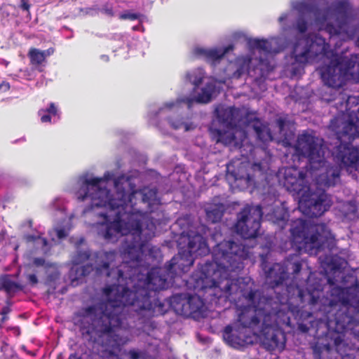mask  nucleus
Segmentation results:
<instances>
[{
	"instance_id": "bb28decb",
	"label": "nucleus",
	"mask_w": 359,
	"mask_h": 359,
	"mask_svg": "<svg viewBox=\"0 0 359 359\" xmlns=\"http://www.w3.org/2000/svg\"><path fill=\"white\" fill-rule=\"evenodd\" d=\"M100 12L109 17L114 16V12L113 4L110 1L105 3L102 5V8H100Z\"/></svg>"
},
{
	"instance_id": "2eb2a0df",
	"label": "nucleus",
	"mask_w": 359,
	"mask_h": 359,
	"mask_svg": "<svg viewBox=\"0 0 359 359\" xmlns=\"http://www.w3.org/2000/svg\"><path fill=\"white\" fill-rule=\"evenodd\" d=\"M233 50V45H229L226 47H216L212 48L196 47L193 50V53L196 57L204 59L208 62L216 65L226 53Z\"/></svg>"
},
{
	"instance_id": "a19ab883",
	"label": "nucleus",
	"mask_w": 359,
	"mask_h": 359,
	"mask_svg": "<svg viewBox=\"0 0 359 359\" xmlns=\"http://www.w3.org/2000/svg\"><path fill=\"white\" fill-rule=\"evenodd\" d=\"M141 28H142V26H141V25H137V26H134V27H133V29L134 30H137V31L140 30V29H141Z\"/></svg>"
},
{
	"instance_id": "2f4dec72",
	"label": "nucleus",
	"mask_w": 359,
	"mask_h": 359,
	"mask_svg": "<svg viewBox=\"0 0 359 359\" xmlns=\"http://www.w3.org/2000/svg\"><path fill=\"white\" fill-rule=\"evenodd\" d=\"M60 278V273L55 270L51 273L48 274L47 280L49 283L55 282Z\"/></svg>"
},
{
	"instance_id": "7c9ffc66",
	"label": "nucleus",
	"mask_w": 359,
	"mask_h": 359,
	"mask_svg": "<svg viewBox=\"0 0 359 359\" xmlns=\"http://www.w3.org/2000/svg\"><path fill=\"white\" fill-rule=\"evenodd\" d=\"M56 236L58 239H64L67 237L69 234L68 230L62 228H57L55 229Z\"/></svg>"
},
{
	"instance_id": "f257e3e1",
	"label": "nucleus",
	"mask_w": 359,
	"mask_h": 359,
	"mask_svg": "<svg viewBox=\"0 0 359 359\" xmlns=\"http://www.w3.org/2000/svg\"><path fill=\"white\" fill-rule=\"evenodd\" d=\"M290 244L299 252L320 256L334 277L311 272L298 280L302 264L299 255H289L282 263L270 262L271 253L260 255L261 268L275 297L255 288L250 277H238L250 249L245 241H226V299L242 310L238 321L226 326V344L233 348L251 344L259 338L269 351L283 349V325L290 326L291 317L302 332L313 331L316 338L334 337V350L342 358L359 359V286L346 287L347 261L334 254L337 241L325 224L297 219L290 227Z\"/></svg>"
},
{
	"instance_id": "c756f323",
	"label": "nucleus",
	"mask_w": 359,
	"mask_h": 359,
	"mask_svg": "<svg viewBox=\"0 0 359 359\" xmlns=\"http://www.w3.org/2000/svg\"><path fill=\"white\" fill-rule=\"evenodd\" d=\"M140 16L141 15L139 13H131L127 11L120 15V18L122 20H135L139 19Z\"/></svg>"
},
{
	"instance_id": "dca6fc26",
	"label": "nucleus",
	"mask_w": 359,
	"mask_h": 359,
	"mask_svg": "<svg viewBox=\"0 0 359 359\" xmlns=\"http://www.w3.org/2000/svg\"><path fill=\"white\" fill-rule=\"evenodd\" d=\"M83 243L84 239L81 238L76 243V252L72 258L73 265H79L87 260H90V263H95V259H93L95 253L91 255L88 248L83 245Z\"/></svg>"
},
{
	"instance_id": "4be33fe9",
	"label": "nucleus",
	"mask_w": 359,
	"mask_h": 359,
	"mask_svg": "<svg viewBox=\"0 0 359 359\" xmlns=\"http://www.w3.org/2000/svg\"><path fill=\"white\" fill-rule=\"evenodd\" d=\"M26 239L28 241L34 242L37 247L41 248V250L43 254L48 255L50 252L51 245L48 242V241L46 238H42L41 236L28 234L26 235Z\"/></svg>"
},
{
	"instance_id": "ea45409f",
	"label": "nucleus",
	"mask_w": 359,
	"mask_h": 359,
	"mask_svg": "<svg viewBox=\"0 0 359 359\" xmlns=\"http://www.w3.org/2000/svg\"><path fill=\"white\" fill-rule=\"evenodd\" d=\"M101 59L104 60L105 62H108L109 61V56L107 55H101Z\"/></svg>"
},
{
	"instance_id": "412c9836",
	"label": "nucleus",
	"mask_w": 359,
	"mask_h": 359,
	"mask_svg": "<svg viewBox=\"0 0 359 359\" xmlns=\"http://www.w3.org/2000/svg\"><path fill=\"white\" fill-rule=\"evenodd\" d=\"M333 348L329 344L320 345H316L313 347V355L315 359H334L332 355Z\"/></svg>"
},
{
	"instance_id": "39448f33",
	"label": "nucleus",
	"mask_w": 359,
	"mask_h": 359,
	"mask_svg": "<svg viewBox=\"0 0 359 359\" xmlns=\"http://www.w3.org/2000/svg\"><path fill=\"white\" fill-rule=\"evenodd\" d=\"M294 149L298 156L306 158V172L295 167L280 170L284 187L302 194L299 210L309 217H318L327 211L332 204L325 189L334 187L341 181V168L327 163L325 159L323 140L307 132L297 137Z\"/></svg>"
},
{
	"instance_id": "6e6552de",
	"label": "nucleus",
	"mask_w": 359,
	"mask_h": 359,
	"mask_svg": "<svg viewBox=\"0 0 359 359\" xmlns=\"http://www.w3.org/2000/svg\"><path fill=\"white\" fill-rule=\"evenodd\" d=\"M224 82V80L217 81L211 79L198 91L195 90L196 95L194 97L177 98L175 101L165 102L158 110L151 109L147 114L149 123L161 128L164 121H166L174 130L184 129V131L194 130L196 126L189 117H180L178 114H176L180 105L184 103L187 105V108L190 109L194 102L208 103L210 102L212 97L219 93L220 85Z\"/></svg>"
},
{
	"instance_id": "4468645a",
	"label": "nucleus",
	"mask_w": 359,
	"mask_h": 359,
	"mask_svg": "<svg viewBox=\"0 0 359 359\" xmlns=\"http://www.w3.org/2000/svg\"><path fill=\"white\" fill-rule=\"evenodd\" d=\"M172 307L176 313L187 318L197 320L204 317V302L198 295L179 293L172 295L168 302V308Z\"/></svg>"
},
{
	"instance_id": "473e14b6",
	"label": "nucleus",
	"mask_w": 359,
	"mask_h": 359,
	"mask_svg": "<svg viewBox=\"0 0 359 359\" xmlns=\"http://www.w3.org/2000/svg\"><path fill=\"white\" fill-rule=\"evenodd\" d=\"M27 280L31 285H36L38 283V278L35 274L27 275Z\"/></svg>"
},
{
	"instance_id": "5701e85b",
	"label": "nucleus",
	"mask_w": 359,
	"mask_h": 359,
	"mask_svg": "<svg viewBox=\"0 0 359 359\" xmlns=\"http://www.w3.org/2000/svg\"><path fill=\"white\" fill-rule=\"evenodd\" d=\"M31 63L34 65L42 64L47 56L46 51H42L36 48H32L28 54Z\"/></svg>"
},
{
	"instance_id": "9d476101",
	"label": "nucleus",
	"mask_w": 359,
	"mask_h": 359,
	"mask_svg": "<svg viewBox=\"0 0 359 359\" xmlns=\"http://www.w3.org/2000/svg\"><path fill=\"white\" fill-rule=\"evenodd\" d=\"M262 218L277 225L280 229H284L289 218L285 203L273 200L268 203L264 199L262 205H245L237 215L236 231L245 239L256 238L259 234Z\"/></svg>"
},
{
	"instance_id": "423d86ee",
	"label": "nucleus",
	"mask_w": 359,
	"mask_h": 359,
	"mask_svg": "<svg viewBox=\"0 0 359 359\" xmlns=\"http://www.w3.org/2000/svg\"><path fill=\"white\" fill-rule=\"evenodd\" d=\"M156 221H150L140 225L136 221L129 226L121 225L118 222H95L93 224L97 234L107 241L114 242L121 236H125L121 251L125 262L119 269L124 271L131 267L144 269L142 262L157 261L161 259L160 248L152 246L149 241L155 236Z\"/></svg>"
},
{
	"instance_id": "0eeeda50",
	"label": "nucleus",
	"mask_w": 359,
	"mask_h": 359,
	"mask_svg": "<svg viewBox=\"0 0 359 359\" xmlns=\"http://www.w3.org/2000/svg\"><path fill=\"white\" fill-rule=\"evenodd\" d=\"M292 7L299 14L295 28L301 34L313 21L320 27L325 26L330 37L344 34L353 39L359 30V23L354 24L357 13L349 0H335L325 10L312 0L294 1Z\"/></svg>"
},
{
	"instance_id": "c85d7f7f",
	"label": "nucleus",
	"mask_w": 359,
	"mask_h": 359,
	"mask_svg": "<svg viewBox=\"0 0 359 359\" xmlns=\"http://www.w3.org/2000/svg\"><path fill=\"white\" fill-rule=\"evenodd\" d=\"M33 264L36 266H43L45 269H49L52 267H55L54 264L50 262H47L44 258L42 257H36L33 260Z\"/></svg>"
},
{
	"instance_id": "9b49d317",
	"label": "nucleus",
	"mask_w": 359,
	"mask_h": 359,
	"mask_svg": "<svg viewBox=\"0 0 359 359\" xmlns=\"http://www.w3.org/2000/svg\"><path fill=\"white\" fill-rule=\"evenodd\" d=\"M355 45L359 47V30L354 36ZM320 73L325 88L321 93L322 100L331 102L348 81H359V53L341 60L334 57L328 65L322 67Z\"/></svg>"
},
{
	"instance_id": "b1692460",
	"label": "nucleus",
	"mask_w": 359,
	"mask_h": 359,
	"mask_svg": "<svg viewBox=\"0 0 359 359\" xmlns=\"http://www.w3.org/2000/svg\"><path fill=\"white\" fill-rule=\"evenodd\" d=\"M344 217L348 219H354L357 215V206L353 201L346 202L343 205Z\"/></svg>"
},
{
	"instance_id": "58836bf2",
	"label": "nucleus",
	"mask_w": 359,
	"mask_h": 359,
	"mask_svg": "<svg viewBox=\"0 0 359 359\" xmlns=\"http://www.w3.org/2000/svg\"><path fill=\"white\" fill-rule=\"evenodd\" d=\"M5 238V232L4 231L0 232V242L4 241Z\"/></svg>"
},
{
	"instance_id": "f8f14e48",
	"label": "nucleus",
	"mask_w": 359,
	"mask_h": 359,
	"mask_svg": "<svg viewBox=\"0 0 359 359\" xmlns=\"http://www.w3.org/2000/svg\"><path fill=\"white\" fill-rule=\"evenodd\" d=\"M329 48L325 39L318 34H310L299 39L290 53L285 56V70L292 78L300 76L306 64L327 56Z\"/></svg>"
},
{
	"instance_id": "20e7f679",
	"label": "nucleus",
	"mask_w": 359,
	"mask_h": 359,
	"mask_svg": "<svg viewBox=\"0 0 359 359\" xmlns=\"http://www.w3.org/2000/svg\"><path fill=\"white\" fill-rule=\"evenodd\" d=\"M215 112L225 129L211 127L210 131L212 138L217 143L238 149L243 157L242 159H233L226 165L227 180L242 189L264 187L269 181V165L267 160H259L257 156L262 158L263 155L266 156V152L250 142L248 133L252 129L257 140L266 144L273 140L268 124L254 114L234 107H219Z\"/></svg>"
},
{
	"instance_id": "79ce46f5",
	"label": "nucleus",
	"mask_w": 359,
	"mask_h": 359,
	"mask_svg": "<svg viewBox=\"0 0 359 359\" xmlns=\"http://www.w3.org/2000/svg\"><path fill=\"white\" fill-rule=\"evenodd\" d=\"M46 51V54L48 55H50L51 53H53V51L50 52V49L47 50H45Z\"/></svg>"
},
{
	"instance_id": "c9c22d12",
	"label": "nucleus",
	"mask_w": 359,
	"mask_h": 359,
	"mask_svg": "<svg viewBox=\"0 0 359 359\" xmlns=\"http://www.w3.org/2000/svg\"><path fill=\"white\" fill-rule=\"evenodd\" d=\"M10 88V84L8 83H2L0 84V90L4 89V91L8 90Z\"/></svg>"
},
{
	"instance_id": "cd10ccee",
	"label": "nucleus",
	"mask_w": 359,
	"mask_h": 359,
	"mask_svg": "<svg viewBox=\"0 0 359 359\" xmlns=\"http://www.w3.org/2000/svg\"><path fill=\"white\" fill-rule=\"evenodd\" d=\"M130 359H144L145 353L144 351L137 349H130L127 353Z\"/></svg>"
},
{
	"instance_id": "1a4fd4ad",
	"label": "nucleus",
	"mask_w": 359,
	"mask_h": 359,
	"mask_svg": "<svg viewBox=\"0 0 359 359\" xmlns=\"http://www.w3.org/2000/svg\"><path fill=\"white\" fill-rule=\"evenodd\" d=\"M248 45L252 56L239 57L234 65H230V68H236L231 78L240 79L247 74L256 81L264 79L273 69V54L283 49L282 40L280 37L269 39H250Z\"/></svg>"
},
{
	"instance_id": "a211bd4d",
	"label": "nucleus",
	"mask_w": 359,
	"mask_h": 359,
	"mask_svg": "<svg viewBox=\"0 0 359 359\" xmlns=\"http://www.w3.org/2000/svg\"><path fill=\"white\" fill-rule=\"evenodd\" d=\"M0 288L6 291L8 295H12L23 287L14 281L10 275H4L0 278Z\"/></svg>"
},
{
	"instance_id": "4c0bfd02",
	"label": "nucleus",
	"mask_w": 359,
	"mask_h": 359,
	"mask_svg": "<svg viewBox=\"0 0 359 359\" xmlns=\"http://www.w3.org/2000/svg\"><path fill=\"white\" fill-rule=\"evenodd\" d=\"M287 14H286V13H283V14H282V15L279 17V18H278V21H279L280 22H283V21H285V20L287 19Z\"/></svg>"
},
{
	"instance_id": "72a5a7b5",
	"label": "nucleus",
	"mask_w": 359,
	"mask_h": 359,
	"mask_svg": "<svg viewBox=\"0 0 359 359\" xmlns=\"http://www.w3.org/2000/svg\"><path fill=\"white\" fill-rule=\"evenodd\" d=\"M20 8L23 11H29L30 8V4H29V0H20Z\"/></svg>"
},
{
	"instance_id": "7ed1b4c3",
	"label": "nucleus",
	"mask_w": 359,
	"mask_h": 359,
	"mask_svg": "<svg viewBox=\"0 0 359 359\" xmlns=\"http://www.w3.org/2000/svg\"><path fill=\"white\" fill-rule=\"evenodd\" d=\"M140 181L136 170L118 177L109 171L103 177L86 173L77 180L75 195L81 201H89L82 212L97 216V222H118L123 226L136 221L140 225L150 221L160 224L161 218L152 215L161 204L160 194L156 187L136 189Z\"/></svg>"
},
{
	"instance_id": "a878e982",
	"label": "nucleus",
	"mask_w": 359,
	"mask_h": 359,
	"mask_svg": "<svg viewBox=\"0 0 359 359\" xmlns=\"http://www.w3.org/2000/svg\"><path fill=\"white\" fill-rule=\"evenodd\" d=\"M100 13V8L97 6L80 8V15L82 16H95Z\"/></svg>"
},
{
	"instance_id": "f704fd0d",
	"label": "nucleus",
	"mask_w": 359,
	"mask_h": 359,
	"mask_svg": "<svg viewBox=\"0 0 359 359\" xmlns=\"http://www.w3.org/2000/svg\"><path fill=\"white\" fill-rule=\"evenodd\" d=\"M277 125L280 129V131L281 132L283 130L285 126V120L282 118H279L277 119Z\"/></svg>"
},
{
	"instance_id": "6ab92c4d",
	"label": "nucleus",
	"mask_w": 359,
	"mask_h": 359,
	"mask_svg": "<svg viewBox=\"0 0 359 359\" xmlns=\"http://www.w3.org/2000/svg\"><path fill=\"white\" fill-rule=\"evenodd\" d=\"M205 78H206V73L201 67L191 69L185 75L186 80L194 86V90H196Z\"/></svg>"
},
{
	"instance_id": "e433bc0d",
	"label": "nucleus",
	"mask_w": 359,
	"mask_h": 359,
	"mask_svg": "<svg viewBox=\"0 0 359 359\" xmlns=\"http://www.w3.org/2000/svg\"><path fill=\"white\" fill-rule=\"evenodd\" d=\"M11 309L9 306H4L1 311V314L3 316L7 315L10 312Z\"/></svg>"
},
{
	"instance_id": "ddd939ff",
	"label": "nucleus",
	"mask_w": 359,
	"mask_h": 359,
	"mask_svg": "<svg viewBox=\"0 0 359 359\" xmlns=\"http://www.w3.org/2000/svg\"><path fill=\"white\" fill-rule=\"evenodd\" d=\"M116 257L115 251L106 252L101 250L96 252L93 255L95 263H89L84 266L74 265L69 271L70 278L73 282L79 280L93 271H95L97 275L110 276L114 271L113 269H110V266L115 260Z\"/></svg>"
},
{
	"instance_id": "aec40b11",
	"label": "nucleus",
	"mask_w": 359,
	"mask_h": 359,
	"mask_svg": "<svg viewBox=\"0 0 359 359\" xmlns=\"http://www.w3.org/2000/svg\"><path fill=\"white\" fill-rule=\"evenodd\" d=\"M224 211V204H212L205 209L207 219L212 223L218 222L222 219Z\"/></svg>"
},
{
	"instance_id": "f3484780",
	"label": "nucleus",
	"mask_w": 359,
	"mask_h": 359,
	"mask_svg": "<svg viewBox=\"0 0 359 359\" xmlns=\"http://www.w3.org/2000/svg\"><path fill=\"white\" fill-rule=\"evenodd\" d=\"M38 114L42 123H55L60 118V111L53 102L48 107L40 109Z\"/></svg>"
},
{
	"instance_id": "393cba45",
	"label": "nucleus",
	"mask_w": 359,
	"mask_h": 359,
	"mask_svg": "<svg viewBox=\"0 0 359 359\" xmlns=\"http://www.w3.org/2000/svg\"><path fill=\"white\" fill-rule=\"evenodd\" d=\"M50 206L54 210L65 212L66 210V202L65 199L62 198H56L50 203Z\"/></svg>"
},
{
	"instance_id": "f03ea898",
	"label": "nucleus",
	"mask_w": 359,
	"mask_h": 359,
	"mask_svg": "<svg viewBox=\"0 0 359 359\" xmlns=\"http://www.w3.org/2000/svg\"><path fill=\"white\" fill-rule=\"evenodd\" d=\"M180 228L177 238L179 252L164 269L151 266L116 269L118 285L104 288L105 302L79 310L74 318L83 337L107 348H118L130 341L133 329L144 330L154 316L163 315L169 300L161 301L158 291L170 287L175 276L187 272L195 258L210 252L205 225L190 223L189 217L178 219L173 228Z\"/></svg>"
}]
</instances>
